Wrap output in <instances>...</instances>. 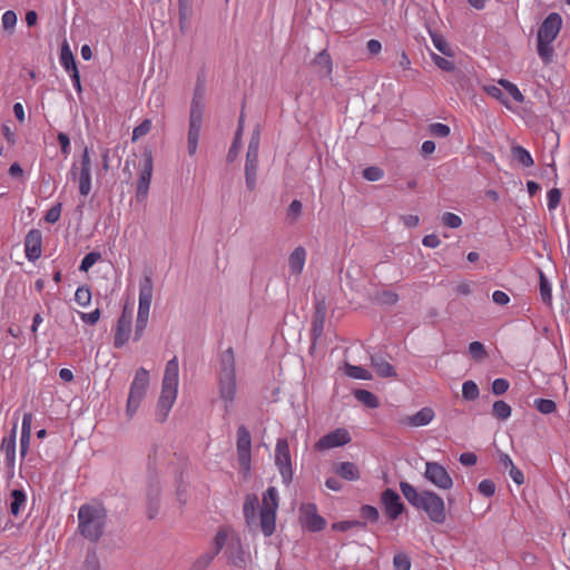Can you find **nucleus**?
I'll return each instance as SVG.
<instances>
[{
	"instance_id": "1",
	"label": "nucleus",
	"mask_w": 570,
	"mask_h": 570,
	"mask_svg": "<svg viewBox=\"0 0 570 570\" xmlns=\"http://www.w3.org/2000/svg\"><path fill=\"white\" fill-rule=\"evenodd\" d=\"M400 490L407 502L415 509L424 511L432 522L436 524L445 522V503L439 494L430 490L419 492L406 481L400 482Z\"/></svg>"
},
{
	"instance_id": "2",
	"label": "nucleus",
	"mask_w": 570,
	"mask_h": 570,
	"mask_svg": "<svg viewBox=\"0 0 570 570\" xmlns=\"http://www.w3.org/2000/svg\"><path fill=\"white\" fill-rule=\"evenodd\" d=\"M216 380L219 399L224 403L225 412L228 413L237 396L236 356L233 347L218 355Z\"/></svg>"
},
{
	"instance_id": "3",
	"label": "nucleus",
	"mask_w": 570,
	"mask_h": 570,
	"mask_svg": "<svg viewBox=\"0 0 570 570\" xmlns=\"http://www.w3.org/2000/svg\"><path fill=\"white\" fill-rule=\"evenodd\" d=\"M78 530L90 542H98L104 534L107 511L99 503H86L78 510Z\"/></svg>"
},
{
	"instance_id": "4",
	"label": "nucleus",
	"mask_w": 570,
	"mask_h": 570,
	"mask_svg": "<svg viewBox=\"0 0 570 570\" xmlns=\"http://www.w3.org/2000/svg\"><path fill=\"white\" fill-rule=\"evenodd\" d=\"M179 382V364L178 358L174 356L166 363L161 393L157 404V416L160 422H164L169 411L171 410L178 393Z\"/></svg>"
},
{
	"instance_id": "5",
	"label": "nucleus",
	"mask_w": 570,
	"mask_h": 570,
	"mask_svg": "<svg viewBox=\"0 0 570 570\" xmlns=\"http://www.w3.org/2000/svg\"><path fill=\"white\" fill-rule=\"evenodd\" d=\"M204 94L200 89H196L190 102L188 131H187V151L194 156L198 149V141L204 122Z\"/></svg>"
},
{
	"instance_id": "6",
	"label": "nucleus",
	"mask_w": 570,
	"mask_h": 570,
	"mask_svg": "<svg viewBox=\"0 0 570 570\" xmlns=\"http://www.w3.org/2000/svg\"><path fill=\"white\" fill-rule=\"evenodd\" d=\"M154 293V284L150 276H144V278L139 282V302H138V312L135 325V334L134 340L139 341L147 327L149 320V312L153 301Z\"/></svg>"
},
{
	"instance_id": "7",
	"label": "nucleus",
	"mask_w": 570,
	"mask_h": 570,
	"mask_svg": "<svg viewBox=\"0 0 570 570\" xmlns=\"http://www.w3.org/2000/svg\"><path fill=\"white\" fill-rule=\"evenodd\" d=\"M149 386V372L140 367L136 371L134 380L130 384L129 394L126 404V415L131 420L137 413L141 401L146 396Z\"/></svg>"
},
{
	"instance_id": "8",
	"label": "nucleus",
	"mask_w": 570,
	"mask_h": 570,
	"mask_svg": "<svg viewBox=\"0 0 570 570\" xmlns=\"http://www.w3.org/2000/svg\"><path fill=\"white\" fill-rule=\"evenodd\" d=\"M277 509V490L274 487H269L263 494V504L259 511V527L265 537H271L275 531Z\"/></svg>"
},
{
	"instance_id": "9",
	"label": "nucleus",
	"mask_w": 570,
	"mask_h": 570,
	"mask_svg": "<svg viewBox=\"0 0 570 570\" xmlns=\"http://www.w3.org/2000/svg\"><path fill=\"white\" fill-rule=\"evenodd\" d=\"M70 176L78 180L80 195L88 196L91 190V159L87 147L81 155L79 167L77 164L71 166Z\"/></svg>"
},
{
	"instance_id": "10",
	"label": "nucleus",
	"mask_w": 570,
	"mask_h": 570,
	"mask_svg": "<svg viewBox=\"0 0 570 570\" xmlns=\"http://www.w3.org/2000/svg\"><path fill=\"white\" fill-rule=\"evenodd\" d=\"M275 464L282 476L283 483L288 485L293 480V468L289 445L286 439H278L275 445Z\"/></svg>"
},
{
	"instance_id": "11",
	"label": "nucleus",
	"mask_w": 570,
	"mask_h": 570,
	"mask_svg": "<svg viewBox=\"0 0 570 570\" xmlns=\"http://www.w3.org/2000/svg\"><path fill=\"white\" fill-rule=\"evenodd\" d=\"M424 478L441 490H450L453 480L446 469L438 462H426Z\"/></svg>"
},
{
	"instance_id": "12",
	"label": "nucleus",
	"mask_w": 570,
	"mask_h": 570,
	"mask_svg": "<svg viewBox=\"0 0 570 570\" xmlns=\"http://www.w3.org/2000/svg\"><path fill=\"white\" fill-rule=\"evenodd\" d=\"M132 325V308L127 305L124 307L120 317L117 321L115 333H114V345L117 348L125 346L131 334Z\"/></svg>"
},
{
	"instance_id": "13",
	"label": "nucleus",
	"mask_w": 570,
	"mask_h": 570,
	"mask_svg": "<svg viewBox=\"0 0 570 570\" xmlns=\"http://www.w3.org/2000/svg\"><path fill=\"white\" fill-rule=\"evenodd\" d=\"M237 456L239 464L243 469L249 470L250 466V450H252V436L245 425H239L237 429Z\"/></svg>"
},
{
	"instance_id": "14",
	"label": "nucleus",
	"mask_w": 570,
	"mask_h": 570,
	"mask_svg": "<svg viewBox=\"0 0 570 570\" xmlns=\"http://www.w3.org/2000/svg\"><path fill=\"white\" fill-rule=\"evenodd\" d=\"M301 523L312 532H318L326 525V521L317 513V508L314 503L302 504L299 508Z\"/></svg>"
},
{
	"instance_id": "15",
	"label": "nucleus",
	"mask_w": 570,
	"mask_h": 570,
	"mask_svg": "<svg viewBox=\"0 0 570 570\" xmlns=\"http://www.w3.org/2000/svg\"><path fill=\"white\" fill-rule=\"evenodd\" d=\"M384 512L392 521L396 520L404 511V504L400 495L392 489H386L381 494Z\"/></svg>"
},
{
	"instance_id": "16",
	"label": "nucleus",
	"mask_w": 570,
	"mask_h": 570,
	"mask_svg": "<svg viewBox=\"0 0 570 570\" xmlns=\"http://www.w3.org/2000/svg\"><path fill=\"white\" fill-rule=\"evenodd\" d=\"M351 441V436L347 430L345 429H336L324 436H322L317 443V450H330L333 448L342 446L347 444Z\"/></svg>"
},
{
	"instance_id": "17",
	"label": "nucleus",
	"mask_w": 570,
	"mask_h": 570,
	"mask_svg": "<svg viewBox=\"0 0 570 570\" xmlns=\"http://www.w3.org/2000/svg\"><path fill=\"white\" fill-rule=\"evenodd\" d=\"M561 26L562 18L559 13L552 12L548 14L539 28L538 38L554 41L560 32Z\"/></svg>"
},
{
	"instance_id": "18",
	"label": "nucleus",
	"mask_w": 570,
	"mask_h": 570,
	"mask_svg": "<svg viewBox=\"0 0 570 570\" xmlns=\"http://www.w3.org/2000/svg\"><path fill=\"white\" fill-rule=\"evenodd\" d=\"M230 564L237 568H243L247 564L249 556L243 549L240 539L238 537L232 539L227 543L225 551Z\"/></svg>"
},
{
	"instance_id": "19",
	"label": "nucleus",
	"mask_w": 570,
	"mask_h": 570,
	"mask_svg": "<svg viewBox=\"0 0 570 570\" xmlns=\"http://www.w3.org/2000/svg\"><path fill=\"white\" fill-rule=\"evenodd\" d=\"M42 235L39 229H31L24 238V253L29 262H35L41 256Z\"/></svg>"
},
{
	"instance_id": "20",
	"label": "nucleus",
	"mask_w": 570,
	"mask_h": 570,
	"mask_svg": "<svg viewBox=\"0 0 570 570\" xmlns=\"http://www.w3.org/2000/svg\"><path fill=\"white\" fill-rule=\"evenodd\" d=\"M16 446H17V422L8 436L1 440L0 451L4 454L6 464L8 469L13 470L16 463Z\"/></svg>"
},
{
	"instance_id": "21",
	"label": "nucleus",
	"mask_w": 570,
	"mask_h": 570,
	"mask_svg": "<svg viewBox=\"0 0 570 570\" xmlns=\"http://www.w3.org/2000/svg\"><path fill=\"white\" fill-rule=\"evenodd\" d=\"M153 175V158L150 155L146 156L144 161V167L140 171L138 181H137V198L139 200L146 199L149 190V185Z\"/></svg>"
},
{
	"instance_id": "22",
	"label": "nucleus",
	"mask_w": 570,
	"mask_h": 570,
	"mask_svg": "<svg viewBox=\"0 0 570 570\" xmlns=\"http://www.w3.org/2000/svg\"><path fill=\"white\" fill-rule=\"evenodd\" d=\"M434 416V411L431 407L425 406L417 411L415 414L406 416L401 422L407 426L419 428L430 424Z\"/></svg>"
},
{
	"instance_id": "23",
	"label": "nucleus",
	"mask_w": 570,
	"mask_h": 570,
	"mask_svg": "<svg viewBox=\"0 0 570 570\" xmlns=\"http://www.w3.org/2000/svg\"><path fill=\"white\" fill-rule=\"evenodd\" d=\"M371 365L380 377L394 379L397 376L394 367L380 354L371 356Z\"/></svg>"
},
{
	"instance_id": "24",
	"label": "nucleus",
	"mask_w": 570,
	"mask_h": 570,
	"mask_svg": "<svg viewBox=\"0 0 570 570\" xmlns=\"http://www.w3.org/2000/svg\"><path fill=\"white\" fill-rule=\"evenodd\" d=\"M33 415L32 413H24L21 424V436H20V455L24 458L29 450L31 440V424Z\"/></svg>"
},
{
	"instance_id": "25",
	"label": "nucleus",
	"mask_w": 570,
	"mask_h": 570,
	"mask_svg": "<svg viewBox=\"0 0 570 570\" xmlns=\"http://www.w3.org/2000/svg\"><path fill=\"white\" fill-rule=\"evenodd\" d=\"M306 256H307V253H306L305 248L302 246H297L291 253V255L288 257V268L292 274H294V275L302 274L304 266H305Z\"/></svg>"
},
{
	"instance_id": "26",
	"label": "nucleus",
	"mask_w": 570,
	"mask_h": 570,
	"mask_svg": "<svg viewBox=\"0 0 570 570\" xmlns=\"http://www.w3.org/2000/svg\"><path fill=\"white\" fill-rule=\"evenodd\" d=\"M259 507V501L257 495L248 494L245 498V502L243 505V513L248 528H253L256 525V510Z\"/></svg>"
},
{
	"instance_id": "27",
	"label": "nucleus",
	"mask_w": 570,
	"mask_h": 570,
	"mask_svg": "<svg viewBox=\"0 0 570 570\" xmlns=\"http://www.w3.org/2000/svg\"><path fill=\"white\" fill-rule=\"evenodd\" d=\"M27 504V494L22 489H14L10 493L9 508L13 517L18 518Z\"/></svg>"
},
{
	"instance_id": "28",
	"label": "nucleus",
	"mask_w": 570,
	"mask_h": 570,
	"mask_svg": "<svg viewBox=\"0 0 570 570\" xmlns=\"http://www.w3.org/2000/svg\"><path fill=\"white\" fill-rule=\"evenodd\" d=\"M335 472L347 481H356L360 479V470L353 462H341L335 466Z\"/></svg>"
},
{
	"instance_id": "29",
	"label": "nucleus",
	"mask_w": 570,
	"mask_h": 570,
	"mask_svg": "<svg viewBox=\"0 0 570 570\" xmlns=\"http://www.w3.org/2000/svg\"><path fill=\"white\" fill-rule=\"evenodd\" d=\"M433 46L444 56L453 57L454 50L445 38L436 31H429Z\"/></svg>"
},
{
	"instance_id": "30",
	"label": "nucleus",
	"mask_w": 570,
	"mask_h": 570,
	"mask_svg": "<svg viewBox=\"0 0 570 570\" xmlns=\"http://www.w3.org/2000/svg\"><path fill=\"white\" fill-rule=\"evenodd\" d=\"M552 43L553 41H548L547 39L538 38L537 51L544 63H549L552 61L554 55Z\"/></svg>"
},
{
	"instance_id": "31",
	"label": "nucleus",
	"mask_w": 570,
	"mask_h": 570,
	"mask_svg": "<svg viewBox=\"0 0 570 570\" xmlns=\"http://www.w3.org/2000/svg\"><path fill=\"white\" fill-rule=\"evenodd\" d=\"M60 65L68 73L73 72L75 69H78L75 57L67 43H65L61 48Z\"/></svg>"
},
{
	"instance_id": "32",
	"label": "nucleus",
	"mask_w": 570,
	"mask_h": 570,
	"mask_svg": "<svg viewBox=\"0 0 570 570\" xmlns=\"http://www.w3.org/2000/svg\"><path fill=\"white\" fill-rule=\"evenodd\" d=\"M355 399L366 405L370 409H376L379 406V400L375 394L367 390H356L354 392Z\"/></svg>"
},
{
	"instance_id": "33",
	"label": "nucleus",
	"mask_w": 570,
	"mask_h": 570,
	"mask_svg": "<svg viewBox=\"0 0 570 570\" xmlns=\"http://www.w3.org/2000/svg\"><path fill=\"white\" fill-rule=\"evenodd\" d=\"M512 156L515 160L522 164L524 167H531L533 165V158L531 154L522 146L512 147Z\"/></svg>"
},
{
	"instance_id": "34",
	"label": "nucleus",
	"mask_w": 570,
	"mask_h": 570,
	"mask_svg": "<svg viewBox=\"0 0 570 570\" xmlns=\"http://www.w3.org/2000/svg\"><path fill=\"white\" fill-rule=\"evenodd\" d=\"M314 63L324 69L325 76H330L333 71L332 58L326 49H324L317 53V56L314 59Z\"/></svg>"
},
{
	"instance_id": "35",
	"label": "nucleus",
	"mask_w": 570,
	"mask_h": 570,
	"mask_svg": "<svg viewBox=\"0 0 570 570\" xmlns=\"http://www.w3.org/2000/svg\"><path fill=\"white\" fill-rule=\"evenodd\" d=\"M345 374L350 377L357 380H372V374L370 371L362 366L346 364Z\"/></svg>"
},
{
	"instance_id": "36",
	"label": "nucleus",
	"mask_w": 570,
	"mask_h": 570,
	"mask_svg": "<svg viewBox=\"0 0 570 570\" xmlns=\"http://www.w3.org/2000/svg\"><path fill=\"white\" fill-rule=\"evenodd\" d=\"M498 83L510 94L514 101L519 104L524 101V96L513 82L505 79H500Z\"/></svg>"
},
{
	"instance_id": "37",
	"label": "nucleus",
	"mask_w": 570,
	"mask_h": 570,
	"mask_svg": "<svg viewBox=\"0 0 570 570\" xmlns=\"http://www.w3.org/2000/svg\"><path fill=\"white\" fill-rule=\"evenodd\" d=\"M539 276H540L541 299L547 304H551V301H552L551 284L542 272L539 273Z\"/></svg>"
},
{
	"instance_id": "38",
	"label": "nucleus",
	"mask_w": 570,
	"mask_h": 570,
	"mask_svg": "<svg viewBox=\"0 0 570 570\" xmlns=\"http://www.w3.org/2000/svg\"><path fill=\"white\" fill-rule=\"evenodd\" d=\"M480 391L474 381H465L462 385V396L466 401H473L479 397Z\"/></svg>"
},
{
	"instance_id": "39",
	"label": "nucleus",
	"mask_w": 570,
	"mask_h": 570,
	"mask_svg": "<svg viewBox=\"0 0 570 570\" xmlns=\"http://www.w3.org/2000/svg\"><path fill=\"white\" fill-rule=\"evenodd\" d=\"M493 415L499 420H507L511 415V406L504 401L493 403Z\"/></svg>"
},
{
	"instance_id": "40",
	"label": "nucleus",
	"mask_w": 570,
	"mask_h": 570,
	"mask_svg": "<svg viewBox=\"0 0 570 570\" xmlns=\"http://www.w3.org/2000/svg\"><path fill=\"white\" fill-rule=\"evenodd\" d=\"M82 570H101L100 560L95 550H90L87 552L82 564Z\"/></svg>"
},
{
	"instance_id": "41",
	"label": "nucleus",
	"mask_w": 570,
	"mask_h": 570,
	"mask_svg": "<svg viewBox=\"0 0 570 570\" xmlns=\"http://www.w3.org/2000/svg\"><path fill=\"white\" fill-rule=\"evenodd\" d=\"M75 301L82 307L88 306L91 301L90 288L86 285L79 286L75 293Z\"/></svg>"
},
{
	"instance_id": "42",
	"label": "nucleus",
	"mask_w": 570,
	"mask_h": 570,
	"mask_svg": "<svg viewBox=\"0 0 570 570\" xmlns=\"http://www.w3.org/2000/svg\"><path fill=\"white\" fill-rule=\"evenodd\" d=\"M366 527V523L364 521L358 520H346V521H340L332 524V529L335 531H342L345 532L352 528H362L364 529Z\"/></svg>"
},
{
	"instance_id": "43",
	"label": "nucleus",
	"mask_w": 570,
	"mask_h": 570,
	"mask_svg": "<svg viewBox=\"0 0 570 570\" xmlns=\"http://www.w3.org/2000/svg\"><path fill=\"white\" fill-rule=\"evenodd\" d=\"M534 406L542 414H550L557 409L556 402L549 399L534 400Z\"/></svg>"
},
{
	"instance_id": "44",
	"label": "nucleus",
	"mask_w": 570,
	"mask_h": 570,
	"mask_svg": "<svg viewBox=\"0 0 570 570\" xmlns=\"http://www.w3.org/2000/svg\"><path fill=\"white\" fill-rule=\"evenodd\" d=\"M101 254L98 252L88 253L81 261L79 269L81 272H88L99 259Z\"/></svg>"
},
{
	"instance_id": "45",
	"label": "nucleus",
	"mask_w": 570,
	"mask_h": 570,
	"mask_svg": "<svg viewBox=\"0 0 570 570\" xmlns=\"http://www.w3.org/2000/svg\"><path fill=\"white\" fill-rule=\"evenodd\" d=\"M430 57H431L432 61L434 62V65L443 71L450 72V71H453L455 68L454 63L451 60H449L444 57H441L434 52H431Z\"/></svg>"
},
{
	"instance_id": "46",
	"label": "nucleus",
	"mask_w": 570,
	"mask_h": 570,
	"mask_svg": "<svg viewBox=\"0 0 570 570\" xmlns=\"http://www.w3.org/2000/svg\"><path fill=\"white\" fill-rule=\"evenodd\" d=\"M469 354L475 361H481L487 356V351L482 343L474 341L469 344Z\"/></svg>"
},
{
	"instance_id": "47",
	"label": "nucleus",
	"mask_w": 570,
	"mask_h": 570,
	"mask_svg": "<svg viewBox=\"0 0 570 570\" xmlns=\"http://www.w3.org/2000/svg\"><path fill=\"white\" fill-rule=\"evenodd\" d=\"M383 176V169L377 166H370L363 170V177L368 181H379Z\"/></svg>"
},
{
	"instance_id": "48",
	"label": "nucleus",
	"mask_w": 570,
	"mask_h": 570,
	"mask_svg": "<svg viewBox=\"0 0 570 570\" xmlns=\"http://www.w3.org/2000/svg\"><path fill=\"white\" fill-rule=\"evenodd\" d=\"M2 28L12 31L17 24V13L13 10H7L1 18Z\"/></svg>"
},
{
	"instance_id": "49",
	"label": "nucleus",
	"mask_w": 570,
	"mask_h": 570,
	"mask_svg": "<svg viewBox=\"0 0 570 570\" xmlns=\"http://www.w3.org/2000/svg\"><path fill=\"white\" fill-rule=\"evenodd\" d=\"M429 132L432 136L445 138L450 135V127L442 122H433L429 126Z\"/></svg>"
},
{
	"instance_id": "50",
	"label": "nucleus",
	"mask_w": 570,
	"mask_h": 570,
	"mask_svg": "<svg viewBox=\"0 0 570 570\" xmlns=\"http://www.w3.org/2000/svg\"><path fill=\"white\" fill-rule=\"evenodd\" d=\"M442 224L449 228H459L462 225V219L459 215L446 212L442 215Z\"/></svg>"
},
{
	"instance_id": "51",
	"label": "nucleus",
	"mask_w": 570,
	"mask_h": 570,
	"mask_svg": "<svg viewBox=\"0 0 570 570\" xmlns=\"http://www.w3.org/2000/svg\"><path fill=\"white\" fill-rule=\"evenodd\" d=\"M215 552L213 551H207L205 552L204 554H202L194 563V569L195 570H205L210 563L212 561L214 560L215 558Z\"/></svg>"
},
{
	"instance_id": "52",
	"label": "nucleus",
	"mask_w": 570,
	"mask_h": 570,
	"mask_svg": "<svg viewBox=\"0 0 570 570\" xmlns=\"http://www.w3.org/2000/svg\"><path fill=\"white\" fill-rule=\"evenodd\" d=\"M151 129V120L145 119L141 124H139L137 127L132 130V140L136 141L139 138L146 136Z\"/></svg>"
},
{
	"instance_id": "53",
	"label": "nucleus",
	"mask_w": 570,
	"mask_h": 570,
	"mask_svg": "<svg viewBox=\"0 0 570 570\" xmlns=\"http://www.w3.org/2000/svg\"><path fill=\"white\" fill-rule=\"evenodd\" d=\"M228 538V531L227 530H219L217 534L214 538L213 544L214 549L212 550L217 556L220 550L224 548V546L227 543Z\"/></svg>"
},
{
	"instance_id": "54",
	"label": "nucleus",
	"mask_w": 570,
	"mask_h": 570,
	"mask_svg": "<svg viewBox=\"0 0 570 570\" xmlns=\"http://www.w3.org/2000/svg\"><path fill=\"white\" fill-rule=\"evenodd\" d=\"M361 515L371 523L377 522L380 518L379 510L375 507L368 504H365L361 508Z\"/></svg>"
},
{
	"instance_id": "55",
	"label": "nucleus",
	"mask_w": 570,
	"mask_h": 570,
	"mask_svg": "<svg viewBox=\"0 0 570 570\" xmlns=\"http://www.w3.org/2000/svg\"><path fill=\"white\" fill-rule=\"evenodd\" d=\"M393 566L395 570H410L411 561L407 556L403 553L395 554L393 558Z\"/></svg>"
},
{
	"instance_id": "56",
	"label": "nucleus",
	"mask_w": 570,
	"mask_h": 570,
	"mask_svg": "<svg viewBox=\"0 0 570 570\" xmlns=\"http://www.w3.org/2000/svg\"><path fill=\"white\" fill-rule=\"evenodd\" d=\"M62 204L58 203L52 206L45 215V219L49 224H55L59 220L61 215Z\"/></svg>"
},
{
	"instance_id": "57",
	"label": "nucleus",
	"mask_w": 570,
	"mask_h": 570,
	"mask_svg": "<svg viewBox=\"0 0 570 570\" xmlns=\"http://www.w3.org/2000/svg\"><path fill=\"white\" fill-rule=\"evenodd\" d=\"M548 198V208L549 210H553L558 207L561 199V191L558 188H552L547 194Z\"/></svg>"
},
{
	"instance_id": "58",
	"label": "nucleus",
	"mask_w": 570,
	"mask_h": 570,
	"mask_svg": "<svg viewBox=\"0 0 570 570\" xmlns=\"http://www.w3.org/2000/svg\"><path fill=\"white\" fill-rule=\"evenodd\" d=\"M479 492L484 497H492L495 492V484L489 479L482 480L478 485Z\"/></svg>"
},
{
	"instance_id": "59",
	"label": "nucleus",
	"mask_w": 570,
	"mask_h": 570,
	"mask_svg": "<svg viewBox=\"0 0 570 570\" xmlns=\"http://www.w3.org/2000/svg\"><path fill=\"white\" fill-rule=\"evenodd\" d=\"M484 90L487 91L488 95H490L491 97L498 99L504 106L508 107V99L503 95L502 90L499 87L493 86V85L492 86H487V87H484Z\"/></svg>"
},
{
	"instance_id": "60",
	"label": "nucleus",
	"mask_w": 570,
	"mask_h": 570,
	"mask_svg": "<svg viewBox=\"0 0 570 570\" xmlns=\"http://www.w3.org/2000/svg\"><path fill=\"white\" fill-rule=\"evenodd\" d=\"M257 169L245 168V183L248 190L256 188Z\"/></svg>"
},
{
	"instance_id": "61",
	"label": "nucleus",
	"mask_w": 570,
	"mask_h": 570,
	"mask_svg": "<svg viewBox=\"0 0 570 570\" xmlns=\"http://www.w3.org/2000/svg\"><path fill=\"white\" fill-rule=\"evenodd\" d=\"M79 316L83 323L95 325L100 318V309L96 308L90 313H80Z\"/></svg>"
},
{
	"instance_id": "62",
	"label": "nucleus",
	"mask_w": 570,
	"mask_h": 570,
	"mask_svg": "<svg viewBox=\"0 0 570 570\" xmlns=\"http://www.w3.org/2000/svg\"><path fill=\"white\" fill-rule=\"evenodd\" d=\"M509 389V382L505 379H495L492 383V392L495 395L505 393Z\"/></svg>"
},
{
	"instance_id": "63",
	"label": "nucleus",
	"mask_w": 570,
	"mask_h": 570,
	"mask_svg": "<svg viewBox=\"0 0 570 570\" xmlns=\"http://www.w3.org/2000/svg\"><path fill=\"white\" fill-rule=\"evenodd\" d=\"M302 214V203L297 199H294L287 209V216L293 220L297 219Z\"/></svg>"
},
{
	"instance_id": "64",
	"label": "nucleus",
	"mask_w": 570,
	"mask_h": 570,
	"mask_svg": "<svg viewBox=\"0 0 570 570\" xmlns=\"http://www.w3.org/2000/svg\"><path fill=\"white\" fill-rule=\"evenodd\" d=\"M258 167V150L247 149L245 168L257 169Z\"/></svg>"
}]
</instances>
